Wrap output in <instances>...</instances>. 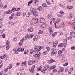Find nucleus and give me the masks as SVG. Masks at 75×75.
Instances as JSON below:
<instances>
[{
    "mask_svg": "<svg viewBox=\"0 0 75 75\" xmlns=\"http://www.w3.org/2000/svg\"><path fill=\"white\" fill-rule=\"evenodd\" d=\"M34 68H35V65H33L32 67V69L34 71Z\"/></svg>",
    "mask_w": 75,
    "mask_h": 75,
    "instance_id": "obj_55",
    "label": "nucleus"
},
{
    "mask_svg": "<svg viewBox=\"0 0 75 75\" xmlns=\"http://www.w3.org/2000/svg\"><path fill=\"white\" fill-rule=\"evenodd\" d=\"M28 50H26L24 51V54H28Z\"/></svg>",
    "mask_w": 75,
    "mask_h": 75,
    "instance_id": "obj_32",
    "label": "nucleus"
},
{
    "mask_svg": "<svg viewBox=\"0 0 75 75\" xmlns=\"http://www.w3.org/2000/svg\"><path fill=\"white\" fill-rule=\"evenodd\" d=\"M35 24H36V23H37L38 22V19H35Z\"/></svg>",
    "mask_w": 75,
    "mask_h": 75,
    "instance_id": "obj_41",
    "label": "nucleus"
},
{
    "mask_svg": "<svg viewBox=\"0 0 75 75\" xmlns=\"http://www.w3.org/2000/svg\"><path fill=\"white\" fill-rule=\"evenodd\" d=\"M34 62L32 60H29L28 62V64L29 65H33Z\"/></svg>",
    "mask_w": 75,
    "mask_h": 75,
    "instance_id": "obj_11",
    "label": "nucleus"
},
{
    "mask_svg": "<svg viewBox=\"0 0 75 75\" xmlns=\"http://www.w3.org/2000/svg\"><path fill=\"white\" fill-rule=\"evenodd\" d=\"M41 71L42 72H43V74H45V70H42V69H41Z\"/></svg>",
    "mask_w": 75,
    "mask_h": 75,
    "instance_id": "obj_48",
    "label": "nucleus"
},
{
    "mask_svg": "<svg viewBox=\"0 0 75 75\" xmlns=\"http://www.w3.org/2000/svg\"><path fill=\"white\" fill-rule=\"evenodd\" d=\"M24 48H22L21 49V52H23V51H24Z\"/></svg>",
    "mask_w": 75,
    "mask_h": 75,
    "instance_id": "obj_60",
    "label": "nucleus"
},
{
    "mask_svg": "<svg viewBox=\"0 0 75 75\" xmlns=\"http://www.w3.org/2000/svg\"><path fill=\"white\" fill-rule=\"evenodd\" d=\"M47 51H45L44 52L42 53V54H43V55H46L47 54Z\"/></svg>",
    "mask_w": 75,
    "mask_h": 75,
    "instance_id": "obj_38",
    "label": "nucleus"
},
{
    "mask_svg": "<svg viewBox=\"0 0 75 75\" xmlns=\"http://www.w3.org/2000/svg\"><path fill=\"white\" fill-rule=\"evenodd\" d=\"M70 35L74 38L75 37V33L72 32L70 33Z\"/></svg>",
    "mask_w": 75,
    "mask_h": 75,
    "instance_id": "obj_9",
    "label": "nucleus"
},
{
    "mask_svg": "<svg viewBox=\"0 0 75 75\" xmlns=\"http://www.w3.org/2000/svg\"><path fill=\"white\" fill-rule=\"evenodd\" d=\"M67 9H69V10H72L73 8V6H67Z\"/></svg>",
    "mask_w": 75,
    "mask_h": 75,
    "instance_id": "obj_17",
    "label": "nucleus"
},
{
    "mask_svg": "<svg viewBox=\"0 0 75 75\" xmlns=\"http://www.w3.org/2000/svg\"><path fill=\"white\" fill-rule=\"evenodd\" d=\"M26 64H27V63L26 62H22V63L21 64V66H22V67H24V65H26Z\"/></svg>",
    "mask_w": 75,
    "mask_h": 75,
    "instance_id": "obj_14",
    "label": "nucleus"
},
{
    "mask_svg": "<svg viewBox=\"0 0 75 75\" xmlns=\"http://www.w3.org/2000/svg\"><path fill=\"white\" fill-rule=\"evenodd\" d=\"M63 42L64 44H67V40L66 39H64L63 40Z\"/></svg>",
    "mask_w": 75,
    "mask_h": 75,
    "instance_id": "obj_36",
    "label": "nucleus"
},
{
    "mask_svg": "<svg viewBox=\"0 0 75 75\" xmlns=\"http://www.w3.org/2000/svg\"><path fill=\"white\" fill-rule=\"evenodd\" d=\"M2 36V38H5V34H4L3 33Z\"/></svg>",
    "mask_w": 75,
    "mask_h": 75,
    "instance_id": "obj_62",
    "label": "nucleus"
},
{
    "mask_svg": "<svg viewBox=\"0 0 75 75\" xmlns=\"http://www.w3.org/2000/svg\"><path fill=\"white\" fill-rule=\"evenodd\" d=\"M15 9H16V11H19V10H20V8H15Z\"/></svg>",
    "mask_w": 75,
    "mask_h": 75,
    "instance_id": "obj_51",
    "label": "nucleus"
},
{
    "mask_svg": "<svg viewBox=\"0 0 75 75\" xmlns=\"http://www.w3.org/2000/svg\"><path fill=\"white\" fill-rule=\"evenodd\" d=\"M72 14H69L68 16V18H72Z\"/></svg>",
    "mask_w": 75,
    "mask_h": 75,
    "instance_id": "obj_30",
    "label": "nucleus"
},
{
    "mask_svg": "<svg viewBox=\"0 0 75 75\" xmlns=\"http://www.w3.org/2000/svg\"><path fill=\"white\" fill-rule=\"evenodd\" d=\"M38 12L36 11H34L33 14V16H38Z\"/></svg>",
    "mask_w": 75,
    "mask_h": 75,
    "instance_id": "obj_12",
    "label": "nucleus"
},
{
    "mask_svg": "<svg viewBox=\"0 0 75 75\" xmlns=\"http://www.w3.org/2000/svg\"><path fill=\"white\" fill-rule=\"evenodd\" d=\"M67 40H71L72 39V37L70 36L69 37H67Z\"/></svg>",
    "mask_w": 75,
    "mask_h": 75,
    "instance_id": "obj_46",
    "label": "nucleus"
},
{
    "mask_svg": "<svg viewBox=\"0 0 75 75\" xmlns=\"http://www.w3.org/2000/svg\"><path fill=\"white\" fill-rule=\"evenodd\" d=\"M46 49H47L48 52H49V51H50V48L48 47H47Z\"/></svg>",
    "mask_w": 75,
    "mask_h": 75,
    "instance_id": "obj_40",
    "label": "nucleus"
},
{
    "mask_svg": "<svg viewBox=\"0 0 75 75\" xmlns=\"http://www.w3.org/2000/svg\"><path fill=\"white\" fill-rule=\"evenodd\" d=\"M42 6H43V7H48V6H47V4H45V3H44L42 4Z\"/></svg>",
    "mask_w": 75,
    "mask_h": 75,
    "instance_id": "obj_34",
    "label": "nucleus"
},
{
    "mask_svg": "<svg viewBox=\"0 0 75 75\" xmlns=\"http://www.w3.org/2000/svg\"><path fill=\"white\" fill-rule=\"evenodd\" d=\"M58 53L59 54V55H60V54H62V51L61 50H59L58 52Z\"/></svg>",
    "mask_w": 75,
    "mask_h": 75,
    "instance_id": "obj_52",
    "label": "nucleus"
},
{
    "mask_svg": "<svg viewBox=\"0 0 75 75\" xmlns=\"http://www.w3.org/2000/svg\"><path fill=\"white\" fill-rule=\"evenodd\" d=\"M56 23L58 24L59 22L61 21V20L59 19V18H58L56 20Z\"/></svg>",
    "mask_w": 75,
    "mask_h": 75,
    "instance_id": "obj_19",
    "label": "nucleus"
},
{
    "mask_svg": "<svg viewBox=\"0 0 75 75\" xmlns=\"http://www.w3.org/2000/svg\"><path fill=\"white\" fill-rule=\"evenodd\" d=\"M3 4H0V8H1L2 7H3Z\"/></svg>",
    "mask_w": 75,
    "mask_h": 75,
    "instance_id": "obj_56",
    "label": "nucleus"
},
{
    "mask_svg": "<svg viewBox=\"0 0 75 75\" xmlns=\"http://www.w3.org/2000/svg\"><path fill=\"white\" fill-rule=\"evenodd\" d=\"M48 62L50 64H51V63H52V62H55V60H53L52 59H51L50 60H49Z\"/></svg>",
    "mask_w": 75,
    "mask_h": 75,
    "instance_id": "obj_7",
    "label": "nucleus"
},
{
    "mask_svg": "<svg viewBox=\"0 0 75 75\" xmlns=\"http://www.w3.org/2000/svg\"><path fill=\"white\" fill-rule=\"evenodd\" d=\"M23 40H20V42L19 43V45H22V44H23Z\"/></svg>",
    "mask_w": 75,
    "mask_h": 75,
    "instance_id": "obj_23",
    "label": "nucleus"
},
{
    "mask_svg": "<svg viewBox=\"0 0 75 75\" xmlns=\"http://www.w3.org/2000/svg\"><path fill=\"white\" fill-rule=\"evenodd\" d=\"M34 50L33 49H31L30 50V54H33V53L34 52Z\"/></svg>",
    "mask_w": 75,
    "mask_h": 75,
    "instance_id": "obj_31",
    "label": "nucleus"
},
{
    "mask_svg": "<svg viewBox=\"0 0 75 75\" xmlns=\"http://www.w3.org/2000/svg\"><path fill=\"white\" fill-rule=\"evenodd\" d=\"M42 66H41L39 68H38V70H39L38 71H40V69H41V68H42Z\"/></svg>",
    "mask_w": 75,
    "mask_h": 75,
    "instance_id": "obj_53",
    "label": "nucleus"
},
{
    "mask_svg": "<svg viewBox=\"0 0 75 75\" xmlns=\"http://www.w3.org/2000/svg\"><path fill=\"white\" fill-rule=\"evenodd\" d=\"M13 14H12L11 16L9 17V19L10 20H11V19H13Z\"/></svg>",
    "mask_w": 75,
    "mask_h": 75,
    "instance_id": "obj_33",
    "label": "nucleus"
},
{
    "mask_svg": "<svg viewBox=\"0 0 75 75\" xmlns=\"http://www.w3.org/2000/svg\"><path fill=\"white\" fill-rule=\"evenodd\" d=\"M13 41H17V39H16V38H13Z\"/></svg>",
    "mask_w": 75,
    "mask_h": 75,
    "instance_id": "obj_63",
    "label": "nucleus"
},
{
    "mask_svg": "<svg viewBox=\"0 0 75 75\" xmlns=\"http://www.w3.org/2000/svg\"><path fill=\"white\" fill-rule=\"evenodd\" d=\"M48 68H50V66H48V65H46L45 66L43 69L44 70V71H46V70H47V69H48Z\"/></svg>",
    "mask_w": 75,
    "mask_h": 75,
    "instance_id": "obj_3",
    "label": "nucleus"
},
{
    "mask_svg": "<svg viewBox=\"0 0 75 75\" xmlns=\"http://www.w3.org/2000/svg\"><path fill=\"white\" fill-rule=\"evenodd\" d=\"M38 10H39L40 11H42V7L40 6H39L38 8Z\"/></svg>",
    "mask_w": 75,
    "mask_h": 75,
    "instance_id": "obj_25",
    "label": "nucleus"
},
{
    "mask_svg": "<svg viewBox=\"0 0 75 75\" xmlns=\"http://www.w3.org/2000/svg\"><path fill=\"white\" fill-rule=\"evenodd\" d=\"M57 32H55V33H53L52 34V36L53 37H55V35H57Z\"/></svg>",
    "mask_w": 75,
    "mask_h": 75,
    "instance_id": "obj_28",
    "label": "nucleus"
},
{
    "mask_svg": "<svg viewBox=\"0 0 75 75\" xmlns=\"http://www.w3.org/2000/svg\"><path fill=\"white\" fill-rule=\"evenodd\" d=\"M20 71H24V68H22L20 69Z\"/></svg>",
    "mask_w": 75,
    "mask_h": 75,
    "instance_id": "obj_61",
    "label": "nucleus"
},
{
    "mask_svg": "<svg viewBox=\"0 0 75 75\" xmlns=\"http://www.w3.org/2000/svg\"><path fill=\"white\" fill-rule=\"evenodd\" d=\"M6 54H5L4 55L1 56L0 57V58H1V59H4V58H6Z\"/></svg>",
    "mask_w": 75,
    "mask_h": 75,
    "instance_id": "obj_15",
    "label": "nucleus"
},
{
    "mask_svg": "<svg viewBox=\"0 0 75 75\" xmlns=\"http://www.w3.org/2000/svg\"><path fill=\"white\" fill-rule=\"evenodd\" d=\"M55 67H56V66H55L53 65L50 67V69H54Z\"/></svg>",
    "mask_w": 75,
    "mask_h": 75,
    "instance_id": "obj_20",
    "label": "nucleus"
},
{
    "mask_svg": "<svg viewBox=\"0 0 75 75\" xmlns=\"http://www.w3.org/2000/svg\"><path fill=\"white\" fill-rule=\"evenodd\" d=\"M64 46V44L62 43H60L58 45V47H62Z\"/></svg>",
    "mask_w": 75,
    "mask_h": 75,
    "instance_id": "obj_21",
    "label": "nucleus"
},
{
    "mask_svg": "<svg viewBox=\"0 0 75 75\" xmlns=\"http://www.w3.org/2000/svg\"><path fill=\"white\" fill-rule=\"evenodd\" d=\"M49 30L50 31V35H51L53 33V30H52V29L51 27H50L49 28Z\"/></svg>",
    "mask_w": 75,
    "mask_h": 75,
    "instance_id": "obj_4",
    "label": "nucleus"
},
{
    "mask_svg": "<svg viewBox=\"0 0 75 75\" xmlns=\"http://www.w3.org/2000/svg\"><path fill=\"white\" fill-rule=\"evenodd\" d=\"M28 30L29 32H33L34 30V29L32 28H29L28 29Z\"/></svg>",
    "mask_w": 75,
    "mask_h": 75,
    "instance_id": "obj_10",
    "label": "nucleus"
},
{
    "mask_svg": "<svg viewBox=\"0 0 75 75\" xmlns=\"http://www.w3.org/2000/svg\"><path fill=\"white\" fill-rule=\"evenodd\" d=\"M71 49L72 50H75V46H73L71 48Z\"/></svg>",
    "mask_w": 75,
    "mask_h": 75,
    "instance_id": "obj_44",
    "label": "nucleus"
},
{
    "mask_svg": "<svg viewBox=\"0 0 75 75\" xmlns=\"http://www.w3.org/2000/svg\"><path fill=\"white\" fill-rule=\"evenodd\" d=\"M58 41H56L55 42L53 43V47H56L58 44Z\"/></svg>",
    "mask_w": 75,
    "mask_h": 75,
    "instance_id": "obj_5",
    "label": "nucleus"
},
{
    "mask_svg": "<svg viewBox=\"0 0 75 75\" xmlns=\"http://www.w3.org/2000/svg\"><path fill=\"white\" fill-rule=\"evenodd\" d=\"M27 36L28 39H30V38H32L34 37V35H29Z\"/></svg>",
    "mask_w": 75,
    "mask_h": 75,
    "instance_id": "obj_13",
    "label": "nucleus"
},
{
    "mask_svg": "<svg viewBox=\"0 0 75 75\" xmlns=\"http://www.w3.org/2000/svg\"><path fill=\"white\" fill-rule=\"evenodd\" d=\"M9 44V41L8 40H7L6 41V45H8Z\"/></svg>",
    "mask_w": 75,
    "mask_h": 75,
    "instance_id": "obj_50",
    "label": "nucleus"
},
{
    "mask_svg": "<svg viewBox=\"0 0 75 75\" xmlns=\"http://www.w3.org/2000/svg\"><path fill=\"white\" fill-rule=\"evenodd\" d=\"M43 33V32H42V30H41L38 32V34H42Z\"/></svg>",
    "mask_w": 75,
    "mask_h": 75,
    "instance_id": "obj_35",
    "label": "nucleus"
},
{
    "mask_svg": "<svg viewBox=\"0 0 75 75\" xmlns=\"http://www.w3.org/2000/svg\"><path fill=\"white\" fill-rule=\"evenodd\" d=\"M45 19L43 18H41L40 20V22L41 23H45Z\"/></svg>",
    "mask_w": 75,
    "mask_h": 75,
    "instance_id": "obj_6",
    "label": "nucleus"
},
{
    "mask_svg": "<svg viewBox=\"0 0 75 75\" xmlns=\"http://www.w3.org/2000/svg\"><path fill=\"white\" fill-rule=\"evenodd\" d=\"M34 71V70H33V69H29V71L30 72H33Z\"/></svg>",
    "mask_w": 75,
    "mask_h": 75,
    "instance_id": "obj_54",
    "label": "nucleus"
},
{
    "mask_svg": "<svg viewBox=\"0 0 75 75\" xmlns=\"http://www.w3.org/2000/svg\"><path fill=\"white\" fill-rule=\"evenodd\" d=\"M47 26V25L46 24H44L42 25V28H45V27H46Z\"/></svg>",
    "mask_w": 75,
    "mask_h": 75,
    "instance_id": "obj_26",
    "label": "nucleus"
},
{
    "mask_svg": "<svg viewBox=\"0 0 75 75\" xmlns=\"http://www.w3.org/2000/svg\"><path fill=\"white\" fill-rule=\"evenodd\" d=\"M12 13L11 11L9 10L7 11V14H11Z\"/></svg>",
    "mask_w": 75,
    "mask_h": 75,
    "instance_id": "obj_45",
    "label": "nucleus"
},
{
    "mask_svg": "<svg viewBox=\"0 0 75 75\" xmlns=\"http://www.w3.org/2000/svg\"><path fill=\"white\" fill-rule=\"evenodd\" d=\"M33 8H30V10L31 11V12H28L29 14V15L30 16V15H31L32 14H33Z\"/></svg>",
    "mask_w": 75,
    "mask_h": 75,
    "instance_id": "obj_18",
    "label": "nucleus"
},
{
    "mask_svg": "<svg viewBox=\"0 0 75 75\" xmlns=\"http://www.w3.org/2000/svg\"><path fill=\"white\" fill-rule=\"evenodd\" d=\"M68 65V63L67 62L63 64V65L64 66V67H66V66H67Z\"/></svg>",
    "mask_w": 75,
    "mask_h": 75,
    "instance_id": "obj_37",
    "label": "nucleus"
},
{
    "mask_svg": "<svg viewBox=\"0 0 75 75\" xmlns=\"http://www.w3.org/2000/svg\"><path fill=\"white\" fill-rule=\"evenodd\" d=\"M39 38V37L38 35L35 36L34 38H33V40L35 41L37 40H38Z\"/></svg>",
    "mask_w": 75,
    "mask_h": 75,
    "instance_id": "obj_8",
    "label": "nucleus"
},
{
    "mask_svg": "<svg viewBox=\"0 0 75 75\" xmlns=\"http://www.w3.org/2000/svg\"><path fill=\"white\" fill-rule=\"evenodd\" d=\"M20 14H21V13L18 12L16 14V15L17 16H20Z\"/></svg>",
    "mask_w": 75,
    "mask_h": 75,
    "instance_id": "obj_49",
    "label": "nucleus"
},
{
    "mask_svg": "<svg viewBox=\"0 0 75 75\" xmlns=\"http://www.w3.org/2000/svg\"><path fill=\"white\" fill-rule=\"evenodd\" d=\"M60 70L61 71V72H62L64 71V69L63 67H61L60 69Z\"/></svg>",
    "mask_w": 75,
    "mask_h": 75,
    "instance_id": "obj_29",
    "label": "nucleus"
},
{
    "mask_svg": "<svg viewBox=\"0 0 75 75\" xmlns=\"http://www.w3.org/2000/svg\"><path fill=\"white\" fill-rule=\"evenodd\" d=\"M6 50H8L10 48V46H6Z\"/></svg>",
    "mask_w": 75,
    "mask_h": 75,
    "instance_id": "obj_47",
    "label": "nucleus"
},
{
    "mask_svg": "<svg viewBox=\"0 0 75 75\" xmlns=\"http://www.w3.org/2000/svg\"><path fill=\"white\" fill-rule=\"evenodd\" d=\"M60 14L64 15V11H61L60 12Z\"/></svg>",
    "mask_w": 75,
    "mask_h": 75,
    "instance_id": "obj_39",
    "label": "nucleus"
},
{
    "mask_svg": "<svg viewBox=\"0 0 75 75\" xmlns=\"http://www.w3.org/2000/svg\"><path fill=\"white\" fill-rule=\"evenodd\" d=\"M34 49L35 50L34 52L36 53V52H37V51L38 52L41 50V46H39L38 48V45H36L34 47Z\"/></svg>",
    "mask_w": 75,
    "mask_h": 75,
    "instance_id": "obj_1",
    "label": "nucleus"
},
{
    "mask_svg": "<svg viewBox=\"0 0 75 75\" xmlns=\"http://www.w3.org/2000/svg\"><path fill=\"white\" fill-rule=\"evenodd\" d=\"M27 27V25H24L23 26V29H25Z\"/></svg>",
    "mask_w": 75,
    "mask_h": 75,
    "instance_id": "obj_58",
    "label": "nucleus"
},
{
    "mask_svg": "<svg viewBox=\"0 0 75 75\" xmlns=\"http://www.w3.org/2000/svg\"><path fill=\"white\" fill-rule=\"evenodd\" d=\"M34 6H38V4L37 3L35 2L34 3Z\"/></svg>",
    "mask_w": 75,
    "mask_h": 75,
    "instance_id": "obj_42",
    "label": "nucleus"
},
{
    "mask_svg": "<svg viewBox=\"0 0 75 75\" xmlns=\"http://www.w3.org/2000/svg\"><path fill=\"white\" fill-rule=\"evenodd\" d=\"M3 74V71H1L0 72V75H2Z\"/></svg>",
    "mask_w": 75,
    "mask_h": 75,
    "instance_id": "obj_64",
    "label": "nucleus"
},
{
    "mask_svg": "<svg viewBox=\"0 0 75 75\" xmlns=\"http://www.w3.org/2000/svg\"><path fill=\"white\" fill-rule=\"evenodd\" d=\"M31 22L33 24H35V18H33L31 20Z\"/></svg>",
    "mask_w": 75,
    "mask_h": 75,
    "instance_id": "obj_22",
    "label": "nucleus"
},
{
    "mask_svg": "<svg viewBox=\"0 0 75 75\" xmlns=\"http://www.w3.org/2000/svg\"><path fill=\"white\" fill-rule=\"evenodd\" d=\"M33 56L35 58H38V59H39V58H40V57L41 56V52H38V53L37 54H34L33 55Z\"/></svg>",
    "mask_w": 75,
    "mask_h": 75,
    "instance_id": "obj_2",
    "label": "nucleus"
},
{
    "mask_svg": "<svg viewBox=\"0 0 75 75\" xmlns=\"http://www.w3.org/2000/svg\"><path fill=\"white\" fill-rule=\"evenodd\" d=\"M52 52H57V50L54 48H52Z\"/></svg>",
    "mask_w": 75,
    "mask_h": 75,
    "instance_id": "obj_24",
    "label": "nucleus"
},
{
    "mask_svg": "<svg viewBox=\"0 0 75 75\" xmlns=\"http://www.w3.org/2000/svg\"><path fill=\"white\" fill-rule=\"evenodd\" d=\"M12 67H13V65H12V64H10L9 65V66L8 67L9 68H12Z\"/></svg>",
    "mask_w": 75,
    "mask_h": 75,
    "instance_id": "obj_43",
    "label": "nucleus"
},
{
    "mask_svg": "<svg viewBox=\"0 0 75 75\" xmlns=\"http://www.w3.org/2000/svg\"><path fill=\"white\" fill-rule=\"evenodd\" d=\"M33 0H31V1H30L29 2H28V6H30V5L29 4H31V3H33Z\"/></svg>",
    "mask_w": 75,
    "mask_h": 75,
    "instance_id": "obj_27",
    "label": "nucleus"
},
{
    "mask_svg": "<svg viewBox=\"0 0 75 75\" xmlns=\"http://www.w3.org/2000/svg\"><path fill=\"white\" fill-rule=\"evenodd\" d=\"M27 38H28V36H26L25 37H24L21 40H23V42H24V41L25 40H26L27 39Z\"/></svg>",
    "mask_w": 75,
    "mask_h": 75,
    "instance_id": "obj_16",
    "label": "nucleus"
},
{
    "mask_svg": "<svg viewBox=\"0 0 75 75\" xmlns=\"http://www.w3.org/2000/svg\"><path fill=\"white\" fill-rule=\"evenodd\" d=\"M15 10H16V8H13L12 9V10L11 11H13V12H14V11H15Z\"/></svg>",
    "mask_w": 75,
    "mask_h": 75,
    "instance_id": "obj_57",
    "label": "nucleus"
},
{
    "mask_svg": "<svg viewBox=\"0 0 75 75\" xmlns=\"http://www.w3.org/2000/svg\"><path fill=\"white\" fill-rule=\"evenodd\" d=\"M8 68H6L4 69V71L6 72H7V71H8Z\"/></svg>",
    "mask_w": 75,
    "mask_h": 75,
    "instance_id": "obj_59",
    "label": "nucleus"
}]
</instances>
